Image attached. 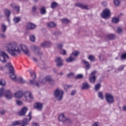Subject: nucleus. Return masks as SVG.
Segmentation results:
<instances>
[{"instance_id":"f704fd0d","label":"nucleus","mask_w":126,"mask_h":126,"mask_svg":"<svg viewBox=\"0 0 126 126\" xmlns=\"http://www.w3.org/2000/svg\"><path fill=\"white\" fill-rule=\"evenodd\" d=\"M21 19L20 18L18 17H16L13 18V21L15 22V23H18L20 21Z\"/></svg>"},{"instance_id":"4468645a","label":"nucleus","mask_w":126,"mask_h":126,"mask_svg":"<svg viewBox=\"0 0 126 126\" xmlns=\"http://www.w3.org/2000/svg\"><path fill=\"white\" fill-rule=\"evenodd\" d=\"M28 111V108L26 107H24L21 109V111L20 112H19L18 115L19 116H20V117L25 116Z\"/></svg>"},{"instance_id":"6e6d98bb","label":"nucleus","mask_w":126,"mask_h":126,"mask_svg":"<svg viewBox=\"0 0 126 126\" xmlns=\"http://www.w3.org/2000/svg\"><path fill=\"white\" fill-rule=\"evenodd\" d=\"M0 36L1 38H6V36L4 33H0Z\"/></svg>"},{"instance_id":"c85d7f7f","label":"nucleus","mask_w":126,"mask_h":126,"mask_svg":"<svg viewBox=\"0 0 126 126\" xmlns=\"http://www.w3.org/2000/svg\"><path fill=\"white\" fill-rule=\"evenodd\" d=\"M113 23H119L120 22V19L119 18H113L112 19Z\"/></svg>"},{"instance_id":"8fccbe9b","label":"nucleus","mask_w":126,"mask_h":126,"mask_svg":"<svg viewBox=\"0 0 126 126\" xmlns=\"http://www.w3.org/2000/svg\"><path fill=\"white\" fill-rule=\"evenodd\" d=\"M60 53L62 54V55H66V51L65 50L61 49Z\"/></svg>"},{"instance_id":"2f4dec72","label":"nucleus","mask_w":126,"mask_h":126,"mask_svg":"<svg viewBox=\"0 0 126 126\" xmlns=\"http://www.w3.org/2000/svg\"><path fill=\"white\" fill-rule=\"evenodd\" d=\"M4 13L6 14L7 17H9L10 16V11L7 9L4 10Z\"/></svg>"},{"instance_id":"1a4fd4ad","label":"nucleus","mask_w":126,"mask_h":126,"mask_svg":"<svg viewBox=\"0 0 126 126\" xmlns=\"http://www.w3.org/2000/svg\"><path fill=\"white\" fill-rule=\"evenodd\" d=\"M31 49L32 51H34L35 54L36 55H37L38 56H42L43 55V52H40V50H41V48H40L38 46H36L35 45H32L31 46Z\"/></svg>"},{"instance_id":"b1692460","label":"nucleus","mask_w":126,"mask_h":126,"mask_svg":"<svg viewBox=\"0 0 126 126\" xmlns=\"http://www.w3.org/2000/svg\"><path fill=\"white\" fill-rule=\"evenodd\" d=\"M50 45H51V42L50 41H46L41 44V46L43 48L48 47V46H50Z\"/></svg>"},{"instance_id":"c03bdc74","label":"nucleus","mask_w":126,"mask_h":126,"mask_svg":"<svg viewBox=\"0 0 126 126\" xmlns=\"http://www.w3.org/2000/svg\"><path fill=\"white\" fill-rule=\"evenodd\" d=\"M98 58L99 59V60L101 62H103V61H104L105 60V58L104 57V56L103 55V54H101L98 56Z\"/></svg>"},{"instance_id":"09e8293b","label":"nucleus","mask_w":126,"mask_h":126,"mask_svg":"<svg viewBox=\"0 0 126 126\" xmlns=\"http://www.w3.org/2000/svg\"><path fill=\"white\" fill-rule=\"evenodd\" d=\"M117 32L118 34H121L123 32V30L121 28H118Z\"/></svg>"},{"instance_id":"338daca9","label":"nucleus","mask_w":126,"mask_h":126,"mask_svg":"<svg viewBox=\"0 0 126 126\" xmlns=\"http://www.w3.org/2000/svg\"><path fill=\"white\" fill-rule=\"evenodd\" d=\"M92 126H98V123H97V122H95L93 124Z\"/></svg>"},{"instance_id":"20e7f679","label":"nucleus","mask_w":126,"mask_h":126,"mask_svg":"<svg viewBox=\"0 0 126 126\" xmlns=\"http://www.w3.org/2000/svg\"><path fill=\"white\" fill-rule=\"evenodd\" d=\"M105 100L107 103L110 105L115 103V98H114V96L110 93H106L105 94Z\"/></svg>"},{"instance_id":"0eeeda50","label":"nucleus","mask_w":126,"mask_h":126,"mask_svg":"<svg viewBox=\"0 0 126 126\" xmlns=\"http://www.w3.org/2000/svg\"><path fill=\"white\" fill-rule=\"evenodd\" d=\"M58 119L60 122H63V123H67L68 124H70V123H71L70 119H69V118H65V116L63 114H60Z\"/></svg>"},{"instance_id":"ddd939ff","label":"nucleus","mask_w":126,"mask_h":126,"mask_svg":"<svg viewBox=\"0 0 126 126\" xmlns=\"http://www.w3.org/2000/svg\"><path fill=\"white\" fill-rule=\"evenodd\" d=\"M47 81H48V82H50V81H52V78H51V76H47L44 79H39V82L45 84V83H46Z\"/></svg>"},{"instance_id":"774afa93","label":"nucleus","mask_w":126,"mask_h":126,"mask_svg":"<svg viewBox=\"0 0 126 126\" xmlns=\"http://www.w3.org/2000/svg\"><path fill=\"white\" fill-rule=\"evenodd\" d=\"M123 109V111H126V106H124Z\"/></svg>"},{"instance_id":"58836bf2","label":"nucleus","mask_w":126,"mask_h":126,"mask_svg":"<svg viewBox=\"0 0 126 126\" xmlns=\"http://www.w3.org/2000/svg\"><path fill=\"white\" fill-rule=\"evenodd\" d=\"M98 96L101 99V100H103L104 99V96L103 95V92H100L98 93Z\"/></svg>"},{"instance_id":"680f3d73","label":"nucleus","mask_w":126,"mask_h":126,"mask_svg":"<svg viewBox=\"0 0 126 126\" xmlns=\"http://www.w3.org/2000/svg\"><path fill=\"white\" fill-rule=\"evenodd\" d=\"M32 10L33 12H36V10H37V8H36L35 6L34 7H32Z\"/></svg>"},{"instance_id":"6ab92c4d","label":"nucleus","mask_w":126,"mask_h":126,"mask_svg":"<svg viewBox=\"0 0 126 126\" xmlns=\"http://www.w3.org/2000/svg\"><path fill=\"white\" fill-rule=\"evenodd\" d=\"M90 88V86L87 83V82H85L82 84V86L81 87L82 90H85L86 89H89Z\"/></svg>"},{"instance_id":"13d9d810","label":"nucleus","mask_w":126,"mask_h":126,"mask_svg":"<svg viewBox=\"0 0 126 126\" xmlns=\"http://www.w3.org/2000/svg\"><path fill=\"white\" fill-rule=\"evenodd\" d=\"M75 94H76V91L74 90V91H72V92H71L70 94L72 96H73L74 95H75Z\"/></svg>"},{"instance_id":"9b49d317","label":"nucleus","mask_w":126,"mask_h":126,"mask_svg":"<svg viewBox=\"0 0 126 126\" xmlns=\"http://www.w3.org/2000/svg\"><path fill=\"white\" fill-rule=\"evenodd\" d=\"M43 104L41 102H36L34 104L33 108L34 109H36V110H38V111H42L43 109Z\"/></svg>"},{"instance_id":"bf43d9fd","label":"nucleus","mask_w":126,"mask_h":126,"mask_svg":"<svg viewBox=\"0 0 126 126\" xmlns=\"http://www.w3.org/2000/svg\"><path fill=\"white\" fill-rule=\"evenodd\" d=\"M0 114H1V115H4V114H5V110H2L0 111Z\"/></svg>"},{"instance_id":"ea45409f","label":"nucleus","mask_w":126,"mask_h":126,"mask_svg":"<svg viewBox=\"0 0 126 126\" xmlns=\"http://www.w3.org/2000/svg\"><path fill=\"white\" fill-rule=\"evenodd\" d=\"M18 81L19 82V83H21L22 84H24V83L25 82V80H24L22 77L19 78Z\"/></svg>"},{"instance_id":"7c9ffc66","label":"nucleus","mask_w":126,"mask_h":126,"mask_svg":"<svg viewBox=\"0 0 126 126\" xmlns=\"http://www.w3.org/2000/svg\"><path fill=\"white\" fill-rule=\"evenodd\" d=\"M100 88H101V84L98 83L95 85L94 90H95V91H98Z\"/></svg>"},{"instance_id":"603ef678","label":"nucleus","mask_w":126,"mask_h":126,"mask_svg":"<svg viewBox=\"0 0 126 126\" xmlns=\"http://www.w3.org/2000/svg\"><path fill=\"white\" fill-rule=\"evenodd\" d=\"M121 59L123 60H126V53L121 55Z\"/></svg>"},{"instance_id":"5701e85b","label":"nucleus","mask_w":126,"mask_h":126,"mask_svg":"<svg viewBox=\"0 0 126 126\" xmlns=\"http://www.w3.org/2000/svg\"><path fill=\"white\" fill-rule=\"evenodd\" d=\"M79 55H80V52L77 51H73L71 54V56L74 57V58H75H75H77Z\"/></svg>"},{"instance_id":"a878e982","label":"nucleus","mask_w":126,"mask_h":126,"mask_svg":"<svg viewBox=\"0 0 126 126\" xmlns=\"http://www.w3.org/2000/svg\"><path fill=\"white\" fill-rule=\"evenodd\" d=\"M75 60V58H73L72 56H70L66 60V61L67 63H72V62H74V61Z\"/></svg>"},{"instance_id":"a19ab883","label":"nucleus","mask_w":126,"mask_h":126,"mask_svg":"<svg viewBox=\"0 0 126 126\" xmlns=\"http://www.w3.org/2000/svg\"><path fill=\"white\" fill-rule=\"evenodd\" d=\"M88 59L91 61V62H94L95 61V57L93 55H90Z\"/></svg>"},{"instance_id":"c9c22d12","label":"nucleus","mask_w":126,"mask_h":126,"mask_svg":"<svg viewBox=\"0 0 126 126\" xmlns=\"http://www.w3.org/2000/svg\"><path fill=\"white\" fill-rule=\"evenodd\" d=\"M30 39L32 42H35V40H36V37L34 35H30Z\"/></svg>"},{"instance_id":"4c0bfd02","label":"nucleus","mask_w":126,"mask_h":126,"mask_svg":"<svg viewBox=\"0 0 126 126\" xmlns=\"http://www.w3.org/2000/svg\"><path fill=\"white\" fill-rule=\"evenodd\" d=\"M6 83H5V80L2 79L0 81V86H5Z\"/></svg>"},{"instance_id":"e433bc0d","label":"nucleus","mask_w":126,"mask_h":126,"mask_svg":"<svg viewBox=\"0 0 126 126\" xmlns=\"http://www.w3.org/2000/svg\"><path fill=\"white\" fill-rule=\"evenodd\" d=\"M19 125H21V122H20V121H14V122H13L12 126H19Z\"/></svg>"},{"instance_id":"de8ad7c7","label":"nucleus","mask_w":126,"mask_h":126,"mask_svg":"<svg viewBox=\"0 0 126 126\" xmlns=\"http://www.w3.org/2000/svg\"><path fill=\"white\" fill-rule=\"evenodd\" d=\"M73 75H74V73L70 72L67 75V77L70 78V77H73Z\"/></svg>"},{"instance_id":"72a5a7b5","label":"nucleus","mask_w":126,"mask_h":126,"mask_svg":"<svg viewBox=\"0 0 126 126\" xmlns=\"http://www.w3.org/2000/svg\"><path fill=\"white\" fill-rule=\"evenodd\" d=\"M57 6H58V3H57L56 2H53L51 4V8H56V7H57Z\"/></svg>"},{"instance_id":"0e129e2a","label":"nucleus","mask_w":126,"mask_h":126,"mask_svg":"<svg viewBox=\"0 0 126 126\" xmlns=\"http://www.w3.org/2000/svg\"><path fill=\"white\" fill-rule=\"evenodd\" d=\"M32 126H39V124L37 123H32Z\"/></svg>"},{"instance_id":"bb28decb","label":"nucleus","mask_w":126,"mask_h":126,"mask_svg":"<svg viewBox=\"0 0 126 126\" xmlns=\"http://www.w3.org/2000/svg\"><path fill=\"white\" fill-rule=\"evenodd\" d=\"M47 11H46V7L43 6L40 9V13L41 14H46Z\"/></svg>"},{"instance_id":"864d4df0","label":"nucleus","mask_w":126,"mask_h":126,"mask_svg":"<svg viewBox=\"0 0 126 126\" xmlns=\"http://www.w3.org/2000/svg\"><path fill=\"white\" fill-rule=\"evenodd\" d=\"M16 103L17 104V105H18L19 106H21V105H22V104H23V103L22 102V101H20V100H17L16 101Z\"/></svg>"},{"instance_id":"2eb2a0df","label":"nucleus","mask_w":126,"mask_h":126,"mask_svg":"<svg viewBox=\"0 0 126 126\" xmlns=\"http://www.w3.org/2000/svg\"><path fill=\"white\" fill-rule=\"evenodd\" d=\"M75 6L80 7L82 9H86L87 10H88V9H89V8H88V6H87V5H84V4L81 3H76Z\"/></svg>"},{"instance_id":"5fc2aeb1","label":"nucleus","mask_w":126,"mask_h":126,"mask_svg":"<svg viewBox=\"0 0 126 126\" xmlns=\"http://www.w3.org/2000/svg\"><path fill=\"white\" fill-rule=\"evenodd\" d=\"M101 5L102 6H107V2L106 1H103L101 2Z\"/></svg>"},{"instance_id":"a211bd4d","label":"nucleus","mask_w":126,"mask_h":126,"mask_svg":"<svg viewBox=\"0 0 126 126\" xmlns=\"http://www.w3.org/2000/svg\"><path fill=\"white\" fill-rule=\"evenodd\" d=\"M27 29H30V30L35 29V28H36V25L33 23H29L27 24Z\"/></svg>"},{"instance_id":"aec40b11","label":"nucleus","mask_w":126,"mask_h":126,"mask_svg":"<svg viewBox=\"0 0 126 126\" xmlns=\"http://www.w3.org/2000/svg\"><path fill=\"white\" fill-rule=\"evenodd\" d=\"M48 28H55L57 26V24L54 22H50L47 24Z\"/></svg>"},{"instance_id":"e2e57ef3","label":"nucleus","mask_w":126,"mask_h":126,"mask_svg":"<svg viewBox=\"0 0 126 126\" xmlns=\"http://www.w3.org/2000/svg\"><path fill=\"white\" fill-rule=\"evenodd\" d=\"M69 87H71V86H68V85H65L64 86V89H66V88H69Z\"/></svg>"},{"instance_id":"f03ea898","label":"nucleus","mask_w":126,"mask_h":126,"mask_svg":"<svg viewBox=\"0 0 126 126\" xmlns=\"http://www.w3.org/2000/svg\"><path fill=\"white\" fill-rule=\"evenodd\" d=\"M5 67L9 68V75L10 78L13 79V80H15L16 79V75L14 73V68L11 63H8L5 65Z\"/></svg>"},{"instance_id":"37998d69","label":"nucleus","mask_w":126,"mask_h":126,"mask_svg":"<svg viewBox=\"0 0 126 126\" xmlns=\"http://www.w3.org/2000/svg\"><path fill=\"white\" fill-rule=\"evenodd\" d=\"M2 31L3 33L6 31V26L4 24L2 25Z\"/></svg>"},{"instance_id":"7ed1b4c3","label":"nucleus","mask_w":126,"mask_h":126,"mask_svg":"<svg viewBox=\"0 0 126 126\" xmlns=\"http://www.w3.org/2000/svg\"><path fill=\"white\" fill-rule=\"evenodd\" d=\"M54 95L58 101H62L63 100V91L57 89L54 91Z\"/></svg>"},{"instance_id":"052dcab7","label":"nucleus","mask_w":126,"mask_h":126,"mask_svg":"<svg viewBox=\"0 0 126 126\" xmlns=\"http://www.w3.org/2000/svg\"><path fill=\"white\" fill-rule=\"evenodd\" d=\"M30 84H32V85H34V83H35V81L34 80H31L30 81Z\"/></svg>"},{"instance_id":"69168bd1","label":"nucleus","mask_w":126,"mask_h":126,"mask_svg":"<svg viewBox=\"0 0 126 126\" xmlns=\"http://www.w3.org/2000/svg\"><path fill=\"white\" fill-rule=\"evenodd\" d=\"M123 69H124V67H120L118 68V70H119V71H121V70H123Z\"/></svg>"},{"instance_id":"79ce46f5","label":"nucleus","mask_w":126,"mask_h":126,"mask_svg":"<svg viewBox=\"0 0 126 126\" xmlns=\"http://www.w3.org/2000/svg\"><path fill=\"white\" fill-rule=\"evenodd\" d=\"M75 78L76 79H82V78H83V75L79 74L75 77Z\"/></svg>"},{"instance_id":"cd10ccee","label":"nucleus","mask_w":126,"mask_h":126,"mask_svg":"<svg viewBox=\"0 0 126 126\" xmlns=\"http://www.w3.org/2000/svg\"><path fill=\"white\" fill-rule=\"evenodd\" d=\"M107 38L109 40H114V39H116V35L113 34H110L107 35Z\"/></svg>"},{"instance_id":"3c124183","label":"nucleus","mask_w":126,"mask_h":126,"mask_svg":"<svg viewBox=\"0 0 126 126\" xmlns=\"http://www.w3.org/2000/svg\"><path fill=\"white\" fill-rule=\"evenodd\" d=\"M63 45L62 43L59 44L57 45V47L59 49H60V50H62V49H63Z\"/></svg>"},{"instance_id":"9d476101","label":"nucleus","mask_w":126,"mask_h":126,"mask_svg":"<svg viewBox=\"0 0 126 126\" xmlns=\"http://www.w3.org/2000/svg\"><path fill=\"white\" fill-rule=\"evenodd\" d=\"M96 73H97L96 71H93L90 75L89 81L90 82H91V83H95V81H96V76L95 75Z\"/></svg>"},{"instance_id":"a18cd8bd","label":"nucleus","mask_w":126,"mask_h":126,"mask_svg":"<svg viewBox=\"0 0 126 126\" xmlns=\"http://www.w3.org/2000/svg\"><path fill=\"white\" fill-rule=\"evenodd\" d=\"M31 76L32 78V79H35V78H36V73L34 72H31Z\"/></svg>"},{"instance_id":"f3484780","label":"nucleus","mask_w":126,"mask_h":126,"mask_svg":"<svg viewBox=\"0 0 126 126\" xmlns=\"http://www.w3.org/2000/svg\"><path fill=\"white\" fill-rule=\"evenodd\" d=\"M12 94L9 90H7L5 92V97L6 99H8V100H10L11 99H12Z\"/></svg>"},{"instance_id":"f8f14e48","label":"nucleus","mask_w":126,"mask_h":126,"mask_svg":"<svg viewBox=\"0 0 126 126\" xmlns=\"http://www.w3.org/2000/svg\"><path fill=\"white\" fill-rule=\"evenodd\" d=\"M55 63H56L57 66H63V60H62V58L61 57H57L55 59Z\"/></svg>"},{"instance_id":"423d86ee","label":"nucleus","mask_w":126,"mask_h":126,"mask_svg":"<svg viewBox=\"0 0 126 126\" xmlns=\"http://www.w3.org/2000/svg\"><path fill=\"white\" fill-rule=\"evenodd\" d=\"M111 16V11L109 9H105L101 14V17L104 19H108Z\"/></svg>"},{"instance_id":"393cba45","label":"nucleus","mask_w":126,"mask_h":126,"mask_svg":"<svg viewBox=\"0 0 126 126\" xmlns=\"http://www.w3.org/2000/svg\"><path fill=\"white\" fill-rule=\"evenodd\" d=\"M82 62L83 63H84L86 65V69H87V70L90 69V64H89V63L85 60H83Z\"/></svg>"},{"instance_id":"c756f323","label":"nucleus","mask_w":126,"mask_h":126,"mask_svg":"<svg viewBox=\"0 0 126 126\" xmlns=\"http://www.w3.org/2000/svg\"><path fill=\"white\" fill-rule=\"evenodd\" d=\"M113 3L116 6H120V5L121 4L120 0H114Z\"/></svg>"},{"instance_id":"412c9836","label":"nucleus","mask_w":126,"mask_h":126,"mask_svg":"<svg viewBox=\"0 0 126 126\" xmlns=\"http://www.w3.org/2000/svg\"><path fill=\"white\" fill-rule=\"evenodd\" d=\"M23 96V93L21 91H18L15 93L14 97L15 98H21Z\"/></svg>"},{"instance_id":"f257e3e1","label":"nucleus","mask_w":126,"mask_h":126,"mask_svg":"<svg viewBox=\"0 0 126 126\" xmlns=\"http://www.w3.org/2000/svg\"><path fill=\"white\" fill-rule=\"evenodd\" d=\"M5 48H6V51L12 57H17L21 52H23L25 55L30 57L29 50L25 45L21 44L18 46L14 42H10L6 44Z\"/></svg>"},{"instance_id":"4d7b16f0","label":"nucleus","mask_w":126,"mask_h":126,"mask_svg":"<svg viewBox=\"0 0 126 126\" xmlns=\"http://www.w3.org/2000/svg\"><path fill=\"white\" fill-rule=\"evenodd\" d=\"M59 34H60V32H53V35H55V36H57Z\"/></svg>"},{"instance_id":"473e14b6","label":"nucleus","mask_w":126,"mask_h":126,"mask_svg":"<svg viewBox=\"0 0 126 126\" xmlns=\"http://www.w3.org/2000/svg\"><path fill=\"white\" fill-rule=\"evenodd\" d=\"M4 94V88H1L0 89V98H1Z\"/></svg>"},{"instance_id":"4be33fe9","label":"nucleus","mask_w":126,"mask_h":126,"mask_svg":"<svg viewBox=\"0 0 126 126\" xmlns=\"http://www.w3.org/2000/svg\"><path fill=\"white\" fill-rule=\"evenodd\" d=\"M11 7H13L14 10L15 11H19V10H20V7H19L18 5H15V4L14 3L11 4Z\"/></svg>"},{"instance_id":"49530a36","label":"nucleus","mask_w":126,"mask_h":126,"mask_svg":"<svg viewBox=\"0 0 126 126\" xmlns=\"http://www.w3.org/2000/svg\"><path fill=\"white\" fill-rule=\"evenodd\" d=\"M62 22H63V23H68V22H69V20L67 19H62Z\"/></svg>"},{"instance_id":"dca6fc26","label":"nucleus","mask_w":126,"mask_h":126,"mask_svg":"<svg viewBox=\"0 0 126 126\" xmlns=\"http://www.w3.org/2000/svg\"><path fill=\"white\" fill-rule=\"evenodd\" d=\"M27 94H28V96H25L26 100L28 101V102H31V100H33L34 99L32 93L28 92L27 93Z\"/></svg>"},{"instance_id":"6e6552de","label":"nucleus","mask_w":126,"mask_h":126,"mask_svg":"<svg viewBox=\"0 0 126 126\" xmlns=\"http://www.w3.org/2000/svg\"><path fill=\"white\" fill-rule=\"evenodd\" d=\"M29 117V119L28 120L27 118L24 119L22 122H21L22 125L21 126H28V123L30 122L31 120H32V116H31V112H30L29 114L27 116Z\"/></svg>"},{"instance_id":"39448f33","label":"nucleus","mask_w":126,"mask_h":126,"mask_svg":"<svg viewBox=\"0 0 126 126\" xmlns=\"http://www.w3.org/2000/svg\"><path fill=\"white\" fill-rule=\"evenodd\" d=\"M6 59L9 60L8 55L3 51L0 52V61L3 63H5L7 62Z\"/></svg>"}]
</instances>
